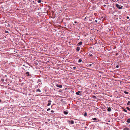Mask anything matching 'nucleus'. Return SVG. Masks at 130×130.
Instances as JSON below:
<instances>
[{
	"mask_svg": "<svg viewBox=\"0 0 130 130\" xmlns=\"http://www.w3.org/2000/svg\"><path fill=\"white\" fill-rule=\"evenodd\" d=\"M116 6L119 9H122L123 7V6H121V7H120L119 5L118 4L116 5Z\"/></svg>",
	"mask_w": 130,
	"mask_h": 130,
	"instance_id": "obj_1",
	"label": "nucleus"
},
{
	"mask_svg": "<svg viewBox=\"0 0 130 130\" xmlns=\"http://www.w3.org/2000/svg\"><path fill=\"white\" fill-rule=\"evenodd\" d=\"M92 64H87L88 66V67H91L92 66L93 67H92V68H93V63H92Z\"/></svg>",
	"mask_w": 130,
	"mask_h": 130,
	"instance_id": "obj_2",
	"label": "nucleus"
},
{
	"mask_svg": "<svg viewBox=\"0 0 130 130\" xmlns=\"http://www.w3.org/2000/svg\"><path fill=\"white\" fill-rule=\"evenodd\" d=\"M38 61L36 62L35 61H34L33 60V65L35 64V65H38Z\"/></svg>",
	"mask_w": 130,
	"mask_h": 130,
	"instance_id": "obj_3",
	"label": "nucleus"
},
{
	"mask_svg": "<svg viewBox=\"0 0 130 130\" xmlns=\"http://www.w3.org/2000/svg\"><path fill=\"white\" fill-rule=\"evenodd\" d=\"M68 122L69 124H74V122L73 120H71V121H68Z\"/></svg>",
	"mask_w": 130,
	"mask_h": 130,
	"instance_id": "obj_4",
	"label": "nucleus"
},
{
	"mask_svg": "<svg viewBox=\"0 0 130 130\" xmlns=\"http://www.w3.org/2000/svg\"><path fill=\"white\" fill-rule=\"evenodd\" d=\"M80 91H78L76 93V94L77 95H81V94L80 93Z\"/></svg>",
	"mask_w": 130,
	"mask_h": 130,
	"instance_id": "obj_5",
	"label": "nucleus"
},
{
	"mask_svg": "<svg viewBox=\"0 0 130 130\" xmlns=\"http://www.w3.org/2000/svg\"><path fill=\"white\" fill-rule=\"evenodd\" d=\"M56 86L57 87H59L60 88H61L62 87V86L61 85L57 84L56 85Z\"/></svg>",
	"mask_w": 130,
	"mask_h": 130,
	"instance_id": "obj_6",
	"label": "nucleus"
},
{
	"mask_svg": "<svg viewBox=\"0 0 130 130\" xmlns=\"http://www.w3.org/2000/svg\"><path fill=\"white\" fill-rule=\"evenodd\" d=\"M52 101L51 100H49L48 101V103L47 105V106H49L51 105V102Z\"/></svg>",
	"mask_w": 130,
	"mask_h": 130,
	"instance_id": "obj_7",
	"label": "nucleus"
},
{
	"mask_svg": "<svg viewBox=\"0 0 130 130\" xmlns=\"http://www.w3.org/2000/svg\"><path fill=\"white\" fill-rule=\"evenodd\" d=\"M82 44V42L81 41H80L79 42L78 44L77 45L80 46Z\"/></svg>",
	"mask_w": 130,
	"mask_h": 130,
	"instance_id": "obj_8",
	"label": "nucleus"
},
{
	"mask_svg": "<svg viewBox=\"0 0 130 130\" xmlns=\"http://www.w3.org/2000/svg\"><path fill=\"white\" fill-rule=\"evenodd\" d=\"M80 50V47H77L76 48V51L77 52H78Z\"/></svg>",
	"mask_w": 130,
	"mask_h": 130,
	"instance_id": "obj_9",
	"label": "nucleus"
},
{
	"mask_svg": "<svg viewBox=\"0 0 130 130\" xmlns=\"http://www.w3.org/2000/svg\"><path fill=\"white\" fill-rule=\"evenodd\" d=\"M107 110L108 111H110L111 110V109L110 107L108 108L107 109Z\"/></svg>",
	"mask_w": 130,
	"mask_h": 130,
	"instance_id": "obj_10",
	"label": "nucleus"
},
{
	"mask_svg": "<svg viewBox=\"0 0 130 130\" xmlns=\"http://www.w3.org/2000/svg\"><path fill=\"white\" fill-rule=\"evenodd\" d=\"M36 92H41L40 90L39 89H38L37 90H36Z\"/></svg>",
	"mask_w": 130,
	"mask_h": 130,
	"instance_id": "obj_11",
	"label": "nucleus"
},
{
	"mask_svg": "<svg viewBox=\"0 0 130 130\" xmlns=\"http://www.w3.org/2000/svg\"><path fill=\"white\" fill-rule=\"evenodd\" d=\"M126 122L128 123H130V119H128L126 121Z\"/></svg>",
	"mask_w": 130,
	"mask_h": 130,
	"instance_id": "obj_12",
	"label": "nucleus"
},
{
	"mask_svg": "<svg viewBox=\"0 0 130 130\" xmlns=\"http://www.w3.org/2000/svg\"><path fill=\"white\" fill-rule=\"evenodd\" d=\"M124 130H129V128L127 127H125L124 129Z\"/></svg>",
	"mask_w": 130,
	"mask_h": 130,
	"instance_id": "obj_13",
	"label": "nucleus"
},
{
	"mask_svg": "<svg viewBox=\"0 0 130 130\" xmlns=\"http://www.w3.org/2000/svg\"><path fill=\"white\" fill-rule=\"evenodd\" d=\"M82 60L81 59H79L78 60V62L79 63L81 62L82 61Z\"/></svg>",
	"mask_w": 130,
	"mask_h": 130,
	"instance_id": "obj_14",
	"label": "nucleus"
},
{
	"mask_svg": "<svg viewBox=\"0 0 130 130\" xmlns=\"http://www.w3.org/2000/svg\"><path fill=\"white\" fill-rule=\"evenodd\" d=\"M63 113L64 114H68V112L67 111H64Z\"/></svg>",
	"mask_w": 130,
	"mask_h": 130,
	"instance_id": "obj_15",
	"label": "nucleus"
},
{
	"mask_svg": "<svg viewBox=\"0 0 130 130\" xmlns=\"http://www.w3.org/2000/svg\"><path fill=\"white\" fill-rule=\"evenodd\" d=\"M124 93L126 94H127L128 93H129L125 91L124 92Z\"/></svg>",
	"mask_w": 130,
	"mask_h": 130,
	"instance_id": "obj_16",
	"label": "nucleus"
},
{
	"mask_svg": "<svg viewBox=\"0 0 130 130\" xmlns=\"http://www.w3.org/2000/svg\"><path fill=\"white\" fill-rule=\"evenodd\" d=\"M127 105H130V101H128L127 103Z\"/></svg>",
	"mask_w": 130,
	"mask_h": 130,
	"instance_id": "obj_17",
	"label": "nucleus"
},
{
	"mask_svg": "<svg viewBox=\"0 0 130 130\" xmlns=\"http://www.w3.org/2000/svg\"><path fill=\"white\" fill-rule=\"evenodd\" d=\"M126 109L128 110H129V111H130V108L128 107H126Z\"/></svg>",
	"mask_w": 130,
	"mask_h": 130,
	"instance_id": "obj_18",
	"label": "nucleus"
},
{
	"mask_svg": "<svg viewBox=\"0 0 130 130\" xmlns=\"http://www.w3.org/2000/svg\"><path fill=\"white\" fill-rule=\"evenodd\" d=\"M29 72H27L26 73V74L27 75H28V76H29Z\"/></svg>",
	"mask_w": 130,
	"mask_h": 130,
	"instance_id": "obj_19",
	"label": "nucleus"
},
{
	"mask_svg": "<svg viewBox=\"0 0 130 130\" xmlns=\"http://www.w3.org/2000/svg\"><path fill=\"white\" fill-rule=\"evenodd\" d=\"M41 0H39L38 1V2L39 3H41Z\"/></svg>",
	"mask_w": 130,
	"mask_h": 130,
	"instance_id": "obj_20",
	"label": "nucleus"
},
{
	"mask_svg": "<svg viewBox=\"0 0 130 130\" xmlns=\"http://www.w3.org/2000/svg\"><path fill=\"white\" fill-rule=\"evenodd\" d=\"M92 98H93L94 99H95L96 98V97L95 96H93V97H92Z\"/></svg>",
	"mask_w": 130,
	"mask_h": 130,
	"instance_id": "obj_21",
	"label": "nucleus"
},
{
	"mask_svg": "<svg viewBox=\"0 0 130 130\" xmlns=\"http://www.w3.org/2000/svg\"><path fill=\"white\" fill-rule=\"evenodd\" d=\"M97 120L96 118H94L93 119V120Z\"/></svg>",
	"mask_w": 130,
	"mask_h": 130,
	"instance_id": "obj_22",
	"label": "nucleus"
},
{
	"mask_svg": "<svg viewBox=\"0 0 130 130\" xmlns=\"http://www.w3.org/2000/svg\"><path fill=\"white\" fill-rule=\"evenodd\" d=\"M86 18H87L86 17H85V18H84V20L85 21H86Z\"/></svg>",
	"mask_w": 130,
	"mask_h": 130,
	"instance_id": "obj_23",
	"label": "nucleus"
},
{
	"mask_svg": "<svg viewBox=\"0 0 130 130\" xmlns=\"http://www.w3.org/2000/svg\"><path fill=\"white\" fill-rule=\"evenodd\" d=\"M5 32L6 33H8L9 32V31H7L6 30L5 31Z\"/></svg>",
	"mask_w": 130,
	"mask_h": 130,
	"instance_id": "obj_24",
	"label": "nucleus"
},
{
	"mask_svg": "<svg viewBox=\"0 0 130 130\" xmlns=\"http://www.w3.org/2000/svg\"><path fill=\"white\" fill-rule=\"evenodd\" d=\"M119 67V66L118 65H117L116 66V68H118Z\"/></svg>",
	"mask_w": 130,
	"mask_h": 130,
	"instance_id": "obj_25",
	"label": "nucleus"
},
{
	"mask_svg": "<svg viewBox=\"0 0 130 130\" xmlns=\"http://www.w3.org/2000/svg\"><path fill=\"white\" fill-rule=\"evenodd\" d=\"M76 67H73V69H76Z\"/></svg>",
	"mask_w": 130,
	"mask_h": 130,
	"instance_id": "obj_26",
	"label": "nucleus"
},
{
	"mask_svg": "<svg viewBox=\"0 0 130 130\" xmlns=\"http://www.w3.org/2000/svg\"><path fill=\"white\" fill-rule=\"evenodd\" d=\"M50 110V108H48L47 110L48 111H49V110Z\"/></svg>",
	"mask_w": 130,
	"mask_h": 130,
	"instance_id": "obj_27",
	"label": "nucleus"
},
{
	"mask_svg": "<svg viewBox=\"0 0 130 130\" xmlns=\"http://www.w3.org/2000/svg\"><path fill=\"white\" fill-rule=\"evenodd\" d=\"M74 23H78L76 21H75V22H74Z\"/></svg>",
	"mask_w": 130,
	"mask_h": 130,
	"instance_id": "obj_28",
	"label": "nucleus"
},
{
	"mask_svg": "<svg viewBox=\"0 0 130 130\" xmlns=\"http://www.w3.org/2000/svg\"><path fill=\"white\" fill-rule=\"evenodd\" d=\"M87 116V114H84V116L86 117V116Z\"/></svg>",
	"mask_w": 130,
	"mask_h": 130,
	"instance_id": "obj_29",
	"label": "nucleus"
},
{
	"mask_svg": "<svg viewBox=\"0 0 130 130\" xmlns=\"http://www.w3.org/2000/svg\"><path fill=\"white\" fill-rule=\"evenodd\" d=\"M129 17L128 16H127V17H126V18L127 19H129Z\"/></svg>",
	"mask_w": 130,
	"mask_h": 130,
	"instance_id": "obj_30",
	"label": "nucleus"
},
{
	"mask_svg": "<svg viewBox=\"0 0 130 130\" xmlns=\"http://www.w3.org/2000/svg\"><path fill=\"white\" fill-rule=\"evenodd\" d=\"M51 111L52 112H54V111L53 110H51Z\"/></svg>",
	"mask_w": 130,
	"mask_h": 130,
	"instance_id": "obj_31",
	"label": "nucleus"
},
{
	"mask_svg": "<svg viewBox=\"0 0 130 130\" xmlns=\"http://www.w3.org/2000/svg\"><path fill=\"white\" fill-rule=\"evenodd\" d=\"M124 111H125V112H126L127 111V110H125V109L124 110Z\"/></svg>",
	"mask_w": 130,
	"mask_h": 130,
	"instance_id": "obj_32",
	"label": "nucleus"
},
{
	"mask_svg": "<svg viewBox=\"0 0 130 130\" xmlns=\"http://www.w3.org/2000/svg\"><path fill=\"white\" fill-rule=\"evenodd\" d=\"M95 22H97V20H95Z\"/></svg>",
	"mask_w": 130,
	"mask_h": 130,
	"instance_id": "obj_33",
	"label": "nucleus"
},
{
	"mask_svg": "<svg viewBox=\"0 0 130 130\" xmlns=\"http://www.w3.org/2000/svg\"><path fill=\"white\" fill-rule=\"evenodd\" d=\"M103 6H104V7H105L106 6V5H104Z\"/></svg>",
	"mask_w": 130,
	"mask_h": 130,
	"instance_id": "obj_34",
	"label": "nucleus"
},
{
	"mask_svg": "<svg viewBox=\"0 0 130 130\" xmlns=\"http://www.w3.org/2000/svg\"><path fill=\"white\" fill-rule=\"evenodd\" d=\"M73 25L75 26V24H73Z\"/></svg>",
	"mask_w": 130,
	"mask_h": 130,
	"instance_id": "obj_35",
	"label": "nucleus"
},
{
	"mask_svg": "<svg viewBox=\"0 0 130 130\" xmlns=\"http://www.w3.org/2000/svg\"><path fill=\"white\" fill-rule=\"evenodd\" d=\"M84 114H87V113L86 112H85Z\"/></svg>",
	"mask_w": 130,
	"mask_h": 130,
	"instance_id": "obj_36",
	"label": "nucleus"
},
{
	"mask_svg": "<svg viewBox=\"0 0 130 130\" xmlns=\"http://www.w3.org/2000/svg\"><path fill=\"white\" fill-rule=\"evenodd\" d=\"M40 80H38L39 81V82H41V80H40V81H39Z\"/></svg>",
	"mask_w": 130,
	"mask_h": 130,
	"instance_id": "obj_37",
	"label": "nucleus"
},
{
	"mask_svg": "<svg viewBox=\"0 0 130 130\" xmlns=\"http://www.w3.org/2000/svg\"><path fill=\"white\" fill-rule=\"evenodd\" d=\"M98 120V121H99V120Z\"/></svg>",
	"mask_w": 130,
	"mask_h": 130,
	"instance_id": "obj_38",
	"label": "nucleus"
},
{
	"mask_svg": "<svg viewBox=\"0 0 130 130\" xmlns=\"http://www.w3.org/2000/svg\"><path fill=\"white\" fill-rule=\"evenodd\" d=\"M34 1H33V2L34 3Z\"/></svg>",
	"mask_w": 130,
	"mask_h": 130,
	"instance_id": "obj_39",
	"label": "nucleus"
}]
</instances>
